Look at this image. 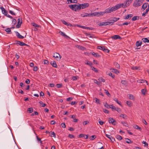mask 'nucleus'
<instances>
[{"mask_svg":"<svg viewBox=\"0 0 149 149\" xmlns=\"http://www.w3.org/2000/svg\"><path fill=\"white\" fill-rule=\"evenodd\" d=\"M69 6L72 10L75 11H76L77 10H80L81 9V8L77 4L70 5Z\"/></svg>","mask_w":149,"mask_h":149,"instance_id":"f257e3e1","label":"nucleus"},{"mask_svg":"<svg viewBox=\"0 0 149 149\" xmlns=\"http://www.w3.org/2000/svg\"><path fill=\"white\" fill-rule=\"evenodd\" d=\"M144 0H136L133 4V6L134 7H137L140 6L141 5Z\"/></svg>","mask_w":149,"mask_h":149,"instance_id":"f03ea898","label":"nucleus"},{"mask_svg":"<svg viewBox=\"0 0 149 149\" xmlns=\"http://www.w3.org/2000/svg\"><path fill=\"white\" fill-rule=\"evenodd\" d=\"M123 3H119L116 5L112 7V9H113V11H115L116 10L120 8L121 6L123 7Z\"/></svg>","mask_w":149,"mask_h":149,"instance_id":"7ed1b4c3","label":"nucleus"},{"mask_svg":"<svg viewBox=\"0 0 149 149\" xmlns=\"http://www.w3.org/2000/svg\"><path fill=\"white\" fill-rule=\"evenodd\" d=\"M132 1L130 0H126L123 3V8H125L126 7L129 6L132 3Z\"/></svg>","mask_w":149,"mask_h":149,"instance_id":"20e7f679","label":"nucleus"},{"mask_svg":"<svg viewBox=\"0 0 149 149\" xmlns=\"http://www.w3.org/2000/svg\"><path fill=\"white\" fill-rule=\"evenodd\" d=\"M79 6L81 8V9H84L88 7L89 6V4L88 3H84L79 4Z\"/></svg>","mask_w":149,"mask_h":149,"instance_id":"39448f33","label":"nucleus"},{"mask_svg":"<svg viewBox=\"0 0 149 149\" xmlns=\"http://www.w3.org/2000/svg\"><path fill=\"white\" fill-rule=\"evenodd\" d=\"M108 121L109 123H111L113 125H115L116 124V121L113 118H109L108 119Z\"/></svg>","mask_w":149,"mask_h":149,"instance_id":"423d86ee","label":"nucleus"},{"mask_svg":"<svg viewBox=\"0 0 149 149\" xmlns=\"http://www.w3.org/2000/svg\"><path fill=\"white\" fill-rule=\"evenodd\" d=\"M22 19H20V18H18L17 19V24L16 26V28H19L22 24Z\"/></svg>","mask_w":149,"mask_h":149,"instance_id":"0eeeda50","label":"nucleus"},{"mask_svg":"<svg viewBox=\"0 0 149 149\" xmlns=\"http://www.w3.org/2000/svg\"><path fill=\"white\" fill-rule=\"evenodd\" d=\"M110 24V23L108 22H101L98 24V25L99 26H106Z\"/></svg>","mask_w":149,"mask_h":149,"instance_id":"6e6552de","label":"nucleus"},{"mask_svg":"<svg viewBox=\"0 0 149 149\" xmlns=\"http://www.w3.org/2000/svg\"><path fill=\"white\" fill-rule=\"evenodd\" d=\"M53 57L56 58L58 59L59 60L61 58V57L59 54L57 53H54L53 54Z\"/></svg>","mask_w":149,"mask_h":149,"instance_id":"1a4fd4ad","label":"nucleus"},{"mask_svg":"<svg viewBox=\"0 0 149 149\" xmlns=\"http://www.w3.org/2000/svg\"><path fill=\"white\" fill-rule=\"evenodd\" d=\"M112 9V7L111 8H109L107 9L104 11L105 13H108L113 11V9Z\"/></svg>","mask_w":149,"mask_h":149,"instance_id":"9d476101","label":"nucleus"},{"mask_svg":"<svg viewBox=\"0 0 149 149\" xmlns=\"http://www.w3.org/2000/svg\"><path fill=\"white\" fill-rule=\"evenodd\" d=\"M0 9L1 10L2 13L4 14L5 16L7 15L8 12L3 7H1Z\"/></svg>","mask_w":149,"mask_h":149,"instance_id":"9b49d317","label":"nucleus"},{"mask_svg":"<svg viewBox=\"0 0 149 149\" xmlns=\"http://www.w3.org/2000/svg\"><path fill=\"white\" fill-rule=\"evenodd\" d=\"M16 44L17 45H19L21 46H24L26 45L23 42H21L19 41H16Z\"/></svg>","mask_w":149,"mask_h":149,"instance_id":"f8f14e48","label":"nucleus"},{"mask_svg":"<svg viewBox=\"0 0 149 149\" xmlns=\"http://www.w3.org/2000/svg\"><path fill=\"white\" fill-rule=\"evenodd\" d=\"M112 38L116 40L117 39H121L122 38L118 35H115L112 36L111 37Z\"/></svg>","mask_w":149,"mask_h":149,"instance_id":"ddd939ff","label":"nucleus"},{"mask_svg":"<svg viewBox=\"0 0 149 149\" xmlns=\"http://www.w3.org/2000/svg\"><path fill=\"white\" fill-rule=\"evenodd\" d=\"M137 82H138L139 83H143V82H145L147 84V85H148V82L147 81H146L145 80H143V79H139L137 81Z\"/></svg>","mask_w":149,"mask_h":149,"instance_id":"4468645a","label":"nucleus"},{"mask_svg":"<svg viewBox=\"0 0 149 149\" xmlns=\"http://www.w3.org/2000/svg\"><path fill=\"white\" fill-rule=\"evenodd\" d=\"M13 27H11L10 28H6L5 30L7 32V33L8 34H11L12 33V32L11 30V29L12 28H13Z\"/></svg>","mask_w":149,"mask_h":149,"instance_id":"2eb2a0df","label":"nucleus"},{"mask_svg":"<svg viewBox=\"0 0 149 149\" xmlns=\"http://www.w3.org/2000/svg\"><path fill=\"white\" fill-rule=\"evenodd\" d=\"M98 12H95L93 13H90V17L97 16L98 17Z\"/></svg>","mask_w":149,"mask_h":149,"instance_id":"dca6fc26","label":"nucleus"},{"mask_svg":"<svg viewBox=\"0 0 149 149\" xmlns=\"http://www.w3.org/2000/svg\"><path fill=\"white\" fill-rule=\"evenodd\" d=\"M81 15L82 17H90V13H84L81 14Z\"/></svg>","mask_w":149,"mask_h":149,"instance_id":"f3484780","label":"nucleus"},{"mask_svg":"<svg viewBox=\"0 0 149 149\" xmlns=\"http://www.w3.org/2000/svg\"><path fill=\"white\" fill-rule=\"evenodd\" d=\"M16 33V36H17L20 39H22L24 38V37L21 35L19 33H18L17 31L15 32Z\"/></svg>","mask_w":149,"mask_h":149,"instance_id":"a211bd4d","label":"nucleus"},{"mask_svg":"<svg viewBox=\"0 0 149 149\" xmlns=\"http://www.w3.org/2000/svg\"><path fill=\"white\" fill-rule=\"evenodd\" d=\"M106 136L107 138L110 139L112 141H113V140H115L114 138L112 137L110 135L106 134Z\"/></svg>","mask_w":149,"mask_h":149,"instance_id":"6ab92c4d","label":"nucleus"},{"mask_svg":"<svg viewBox=\"0 0 149 149\" xmlns=\"http://www.w3.org/2000/svg\"><path fill=\"white\" fill-rule=\"evenodd\" d=\"M141 45L142 42L140 41H138L136 42V45L137 47H139L141 46Z\"/></svg>","mask_w":149,"mask_h":149,"instance_id":"aec40b11","label":"nucleus"},{"mask_svg":"<svg viewBox=\"0 0 149 149\" xmlns=\"http://www.w3.org/2000/svg\"><path fill=\"white\" fill-rule=\"evenodd\" d=\"M75 117V116L74 115H72L70 116V118H72L73 119V122H77L78 121V119H76Z\"/></svg>","mask_w":149,"mask_h":149,"instance_id":"412c9836","label":"nucleus"},{"mask_svg":"<svg viewBox=\"0 0 149 149\" xmlns=\"http://www.w3.org/2000/svg\"><path fill=\"white\" fill-rule=\"evenodd\" d=\"M62 22L63 24H65V25H66L67 26H71L72 25L71 24L67 23L65 20H62Z\"/></svg>","mask_w":149,"mask_h":149,"instance_id":"4be33fe9","label":"nucleus"},{"mask_svg":"<svg viewBox=\"0 0 149 149\" xmlns=\"http://www.w3.org/2000/svg\"><path fill=\"white\" fill-rule=\"evenodd\" d=\"M133 16V15L132 14H130L127 15L125 17V18L124 19H130Z\"/></svg>","mask_w":149,"mask_h":149,"instance_id":"5701e85b","label":"nucleus"},{"mask_svg":"<svg viewBox=\"0 0 149 149\" xmlns=\"http://www.w3.org/2000/svg\"><path fill=\"white\" fill-rule=\"evenodd\" d=\"M111 70H112V72L115 73L117 74L119 73V71L116 69L112 68Z\"/></svg>","mask_w":149,"mask_h":149,"instance_id":"b1692460","label":"nucleus"},{"mask_svg":"<svg viewBox=\"0 0 149 149\" xmlns=\"http://www.w3.org/2000/svg\"><path fill=\"white\" fill-rule=\"evenodd\" d=\"M51 64L55 68H56L57 67L56 63L54 61H53L51 62Z\"/></svg>","mask_w":149,"mask_h":149,"instance_id":"393cba45","label":"nucleus"},{"mask_svg":"<svg viewBox=\"0 0 149 149\" xmlns=\"http://www.w3.org/2000/svg\"><path fill=\"white\" fill-rule=\"evenodd\" d=\"M129 98L130 100H134L135 99V97L132 94H129Z\"/></svg>","mask_w":149,"mask_h":149,"instance_id":"a878e982","label":"nucleus"},{"mask_svg":"<svg viewBox=\"0 0 149 149\" xmlns=\"http://www.w3.org/2000/svg\"><path fill=\"white\" fill-rule=\"evenodd\" d=\"M92 54L96 57H99L100 56L98 53H95L93 52L92 53Z\"/></svg>","mask_w":149,"mask_h":149,"instance_id":"bb28decb","label":"nucleus"},{"mask_svg":"<svg viewBox=\"0 0 149 149\" xmlns=\"http://www.w3.org/2000/svg\"><path fill=\"white\" fill-rule=\"evenodd\" d=\"M142 40L145 43V42H149V40L147 38H143L142 39Z\"/></svg>","mask_w":149,"mask_h":149,"instance_id":"cd10ccee","label":"nucleus"},{"mask_svg":"<svg viewBox=\"0 0 149 149\" xmlns=\"http://www.w3.org/2000/svg\"><path fill=\"white\" fill-rule=\"evenodd\" d=\"M120 117H122L124 119H126L127 118V116L126 114H121L120 115Z\"/></svg>","mask_w":149,"mask_h":149,"instance_id":"c85d7f7f","label":"nucleus"},{"mask_svg":"<svg viewBox=\"0 0 149 149\" xmlns=\"http://www.w3.org/2000/svg\"><path fill=\"white\" fill-rule=\"evenodd\" d=\"M115 67L117 68H120V65L119 64L116 62H114L113 63Z\"/></svg>","mask_w":149,"mask_h":149,"instance_id":"c756f323","label":"nucleus"},{"mask_svg":"<svg viewBox=\"0 0 149 149\" xmlns=\"http://www.w3.org/2000/svg\"><path fill=\"white\" fill-rule=\"evenodd\" d=\"M49 134H50L51 136H53L54 137H56V134L55 133L53 132H49Z\"/></svg>","mask_w":149,"mask_h":149,"instance_id":"7c9ffc66","label":"nucleus"},{"mask_svg":"<svg viewBox=\"0 0 149 149\" xmlns=\"http://www.w3.org/2000/svg\"><path fill=\"white\" fill-rule=\"evenodd\" d=\"M133 127L134 128L136 129L139 130H141V128L137 125H134Z\"/></svg>","mask_w":149,"mask_h":149,"instance_id":"2f4dec72","label":"nucleus"},{"mask_svg":"<svg viewBox=\"0 0 149 149\" xmlns=\"http://www.w3.org/2000/svg\"><path fill=\"white\" fill-rule=\"evenodd\" d=\"M126 140V142L128 143H133V141H131L130 139L128 138H125Z\"/></svg>","mask_w":149,"mask_h":149,"instance_id":"473e14b6","label":"nucleus"},{"mask_svg":"<svg viewBox=\"0 0 149 149\" xmlns=\"http://www.w3.org/2000/svg\"><path fill=\"white\" fill-rule=\"evenodd\" d=\"M147 91V90L146 89H143L141 90V92L142 94L144 95H145L146 94V93Z\"/></svg>","mask_w":149,"mask_h":149,"instance_id":"72a5a7b5","label":"nucleus"},{"mask_svg":"<svg viewBox=\"0 0 149 149\" xmlns=\"http://www.w3.org/2000/svg\"><path fill=\"white\" fill-rule=\"evenodd\" d=\"M147 3H144L142 6V8L143 9V10H144L147 7Z\"/></svg>","mask_w":149,"mask_h":149,"instance_id":"f704fd0d","label":"nucleus"},{"mask_svg":"<svg viewBox=\"0 0 149 149\" xmlns=\"http://www.w3.org/2000/svg\"><path fill=\"white\" fill-rule=\"evenodd\" d=\"M99 146H101L100 148H98L97 149H104V147L102 146V144L100 142H98V144Z\"/></svg>","mask_w":149,"mask_h":149,"instance_id":"c9c22d12","label":"nucleus"},{"mask_svg":"<svg viewBox=\"0 0 149 149\" xmlns=\"http://www.w3.org/2000/svg\"><path fill=\"white\" fill-rule=\"evenodd\" d=\"M126 104L128 106L130 107H131L132 105V102L130 101H127L126 102Z\"/></svg>","mask_w":149,"mask_h":149,"instance_id":"e433bc0d","label":"nucleus"},{"mask_svg":"<svg viewBox=\"0 0 149 149\" xmlns=\"http://www.w3.org/2000/svg\"><path fill=\"white\" fill-rule=\"evenodd\" d=\"M116 138L117 139L119 140H120L122 139V137L121 136L119 135H116Z\"/></svg>","mask_w":149,"mask_h":149,"instance_id":"4c0bfd02","label":"nucleus"},{"mask_svg":"<svg viewBox=\"0 0 149 149\" xmlns=\"http://www.w3.org/2000/svg\"><path fill=\"white\" fill-rule=\"evenodd\" d=\"M139 17L137 16H134L133 17L132 19V20L133 21H134L136 19H139Z\"/></svg>","mask_w":149,"mask_h":149,"instance_id":"58836bf2","label":"nucleus"},{"mask_svg":"<svg viewBox=\"0 0 149 149\" xmlns=\"http://www.w3.org/2000/svg\"><path fill=\"white\" fill-rule=\"evenodd\" d=\"M98 17H99L100 16H102L105 13L104 11V12H98Z\"/></svg>","mask_w":149,"mask_h":149,"instance_id":"ea45409f","label":"nucleus"},{"mask_svg":"<svg viewBox=\"0 0 149 149\" xmlns=\"http://www.w3.org/2000/svg\"><path fill=\"white\" fill-rule=\"evenodd\" d=\"M68 2H70V3H77V0H67Z\"/></svg>","mask_w":149,"mask_h":149,"instance_id":"a19ab883","label":"nucleus"},{"mask_svg":"<svg viewBox=\"0 0 149 149\" xmlns=\"http://www.w3.org/2000/svg\"><path fill=\"white\" fill-rule=\"evenodd\" d=\"M31 25L34 26H35V27H40V26L38 25L37 24L35 23H31Z\"/></svg>","mask_w":149,"mask_h":149,"instance_id":"79ce46f5","label":"nucleus"},{"mask_svg":"<svg viewBox=\"0 0 149 149\" xmlns=\"http://www.w3.org/2000/svg\"><path fill=\"white\" fill-rule=\"evenodd\" d=\"M98 79L100 81V83L102 82H104L105 81V79L102 78H100Z\"/></svg>","mask_w":149,"mask_h":149,"instance_id":"37998d69","label":"nucleus"},{"mask_svg":"<svg viewBox=\"0 0 149 149\" xmlns=\"http://www.w3.org/2000/svg\"><path fill=\"white\" fill-rule=\"evenodd\" d=\"M85 63L87 65H89L90 66H91L92 65V63L91 61H87V62Z\"/></svg>","mask_w":149,"mask_h":149,"instance_id":"c03bdc74","label":"nucleus"},{"mask_svg":"<svg viewBox=\"0 0 149 149\" xmlns=\"http://www.w3.org/2000/svg\"><path fill=\"white\" fill-rule=\"evenodd\" d=\"M104 48L105 47L100 46H98L97 47V49L101 50L103 51H104Z\"/></svg>","mask_w":149,"mask_h":149,"instance_id":"a18cd8bd","label":"nucleus"},{"mask_svg":"<svg viewBox=\"0 0 149 149\" xmlns=\"http://www.w3.org/2000/svg\"><path fill=\"white\" fill-rule=\"evenodd\" d=\"M33 109L32 108H29L28 109L27 111L29 113H31L33 111Z\"/></svg>","mask_w":149,"mask_h":149,"instance_id":"49530a36","label":"nucleus"},{"mask_svg":"<svg viewBox=\"0 0 149 149\" xmlns=\"http://www.w3.org/2000/svg\"><path fill=\"white\" fill-rule=\"evenodd\" d=\"M114 100L115 101V102H117L118 104L120 105V106H122L121 104H120V102H119L117 98H115L114 99Z\"/></svg>","mask_w":149,"mask_h":149,"instance_id":"de8ad7c7","label":"nucleus"},{"mask_svg":"<svg viewBox=\"0 0 149 149\" xmlns=\"http://www.w3.org/2000/svg\"><path fill=\"white\" fill-rule=\"evenodd\" d=\"M119 19V18H116V17H114L113 18V20H112V21L114 22H116Z\"/></svg>","mask_w":149,"mask_h":149,"instance_id":"09e8293b","label":"nucleus"},{"mask_svg":"<svg viewBox=\"0 0 149 149\" xmlns=\"http://www.w3.org/2000/svg\"><path fill=\"white\" fill-rule=\"evenodd\" d=\"M121 123L123 126H125L127 127L128 126V124L126 122H121Z\"/></svg>","mask_w":149,"mask_h":149,"instance_id":"8fccbe9b","label":"nucleus"},{"mask_svg":"<svg viewBox=\"0 0 149 149\" xmlns=\"http://www.w3.org/2000/svg\"><path fill=\"white\" fill-rule=\"evenodd\" d=\"M39 103L41 105V106L42 107H45L46 105V104H45L43 103V102L42 101H40L39 102Z\"/></svg>","mask_w":149,"mask_h":149,"instance_id":"3c124183","label":"nucleus"},{"mask_svg":"<svg viewBox=\"0 0 149 149\" xmlns=\"http://www.w3.org/2000/svg\"><path fill=\"white\" fill-rule=\"evenodd\" d=\"M59 33H60L61 35H62L64 37H68V36L65 34V33H64L62 31H60V32H59Z\"/></svg>","mask_w":149,"mask_h":149,"instance_id":"603ef678","label":"nucleus"},{"mask_svg":"<svg viewBox=\"0 0 149 149\" xmlns=\"http://www.w3.org/2000/svg\"><path fill=\"white\" fill-rule=\"evenodd\" d=\"M109 107L111 109H112L114 110H115L116 108V107L115 106H113L112 104L109 105Z\"/></svg>","mask_w":149,"mask_h":149,"instance_id":"864d4df0","label":"nucleus"},{"mask_svg":"<svg viewBox=\"0 0 149 149\" xmlns=\"http://www.w3.org/2000/svg\"><path fill=\"white\" fill-rule=\"evenodd\" d=\"M34 134L36 135V137L37 139V140L38 141H41V139L40 138H39L37 135L36 134L35 132L34 131Z\"/></svg>","mask_w":149,"mask_h":149,"instance_id":"5fc2aeb1","label":"nucleus"},{"mask_svg":"<svg viewBox=\"0 0 149 149\" xmlns=\"http://www.w3.org/2000/svg\"><path fill=\"white\" fill-rule=\"evenodd\" d=\"M115 110L116 111L118 112H120L121 111L120 108L118 107H116Z\"/></svg>","mask_w":149,"mask_h":149,"instance_id":"6e6d98bb","label":"nucleus"},{"mask_svg":"<svg viewBox=\"0 0 149 149\" xmlns=\"http://www.w3.org/2000/svg\"><path fill=\"white\" fill-rule=\"evenodd\" d=\"M94 82L97 85H99L100 84V81H98L97 80L95 79H94Z\"/></svg>","mask_w":149,"mask_h":149,"instance_id":"4d7b16f0","label":"nucleus"},{"mask_svg":"<svg viewBox=\"0 0 149 149\" xmlns=\"http://www.w3.org/2000/svg\"><path fill=\"white\" fill-rule=\"evenodd\" d=\"M94 99L95 100V102L96 103L99 104L100 103V101L99 99L97 98H94Z\"/></svg>","mask_w":149,"mask_h":149,"instance_id":"13d9d810","label":"nucleus"},{"mask_svg":"<svg viewBox=\"0 0 149 149\" xmlns=\"http://www.w3.org/2000/svg\"><path fill=\"white\" fill-rule=\"evenodd\" d=\"M108 75L109 76H111L112 78H114L115 77L114 75H113L111 72H109L108 74Z\"/></svg>","mask_w":149,"mask_h":149,"instance_id":"bf43d9fd","label":"nucleus"},{"mask_svg":"<svg viewBox=\"0 0 149 149\" xmlns=\"http://www.w3.org/2000/svg\"><path fill=\"white\" fill-rule=\"evenodd\" d=\"M56 86L58 88H60L62 86V84H57L56 85Z\"/></svg>","mask_w":149,"mask_h":149,"instance_id":"052dcab7","label":"nucleus"},{"mask_svg":"<svg viewBox=\"0 0 149 149\" xmlns=\"http://www.w3.org/2000/svg\"><path fill=\"white\" fill-rule=\"evenodd\" d=\"M121 83L122 84L124 85H125L127 84V82L125 80H122L121 81Z\"/></svg>","mask_w":149,"mask_h":149,"instance_id":"680f3d73","label":"nucleus"},{"mask_svg":"<svg viewBox=\"0 0 149 149\" xmlns=\"http://www.w3.org/2000/svg\"><path fill=\"white\" fill-rule=\"evenodd\" d=\"M68 137L72 139L74 138V136L73 135L70 134L68 135Z\"/></svg>","mask_w":149,"mask_h":149,"instance_id":"e2e57ef3","label":"nucleus"},{"mask_svg":"<svg viewBox=\"0 0 149 149\" xmlns=\"http://www.w3.org/2000/svg\"><path fill=\"white\" fill-rule=\"evenodd\" d=\"M104 91L105 93H106V94H107V95L109 96L110 95L109 93V91L107 90L106 89H105V90H104Z\"/></svg>","mask_w":149,"mask_h":149,"instance_id":"0e129e2a","label":"nucleus"},{"mask_svg":"<svg viewBox=\"0 0 149 149\" xmlns=\"http://www.w3.org/2000/svg\"><path fill=\"white\" fill-rule=\"evenodd\" d=\"M103 51L105 52L108 53L109 52V49H108L107 48H105H105L104 49Z\"/></svg>","mask_w":149,"mask_h":149,"instance_id":"69168bd1","label":"nucleus"},{"mask_svg":"<svg viewBox=\"0 0 149 149\" xmlns=\"http://www.w3.org/2000/svg\"><path fill=\"white\" fill-rule=\"evenodd\" d=\"M139 67L137 66L133 67L132 68V69L134 70H135L138 69Z\"/></svg>","mask_w":149,"mask_h":149,"instance_id":"338daca9","label":"nucleus"},{"mask_svg":"<svg viewBox=\"0 0 149 149\" xmlns=\"http://www.w3.org/2000/svg\"><path fill=\"white\" fill-rule=\"evenodd\" d=\"M142 143L144 144V146L145 147H147L148 146V144L146 142L144 141H143Z\"/></svg>","mask_w":149,"mask_h":149,"instance_id":"774afa93","label":"nucleus"}]
</instances>
